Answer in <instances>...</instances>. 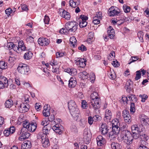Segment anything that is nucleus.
I'll return each mask as SVG.
<instances>
[{
    "mask_svg": "<svg viewBox=\"0 0 149 149\" xmlns=\"http://www.w3.org/2000/svg\"><path fill=\"white\" fill-rule=\"evenodd\" d=\"M111 147L112 149H118L119 144L117 143H112L111 144Z\"/></svg>",
    "mask_w": 149,
    "mask_h": 149,
    "instance_id": "8fccbe9b",
    "label": "nucleus"
},
{
    "mask_svg": "<svg viewBox=\"0 0 149 149\" xmlns=\"http://www.w3.org/2000/svg\"><path fill=\"white\" fill-rule=\"evenodd\" d=\"M89 77L90 78V80H91V81L92 82H94V80H95V74L93 73H91L90 74V75L89 76Z\"/></svg>",
    "mask_w": 149,
    "mask_h": 149,
    "instance_id": "bf43d9fd",
    "label": "nucleus"
},
{
    "mask_svg": "<svg viewBox=\"0 0 149 149\" xmlns=\"http://www.w3.org/2000/svg\"><path fill=\"white\" fill-rule=\"evenodd\" d=\"M17 70L19 72L23 74H27L29 71V66L22 63L19 64Z\"/></svg>",
    "mask_w": 149,
    "mask_h": 149,
    "instance_id": "0eeeda50",
    "label": "nucleus"
},
{
    "mask_svg": "<svg viewBox=\"0 0 149 149\" xmlns=\"http://www.w3.org/2000/svg\"><path fill=\"white\" fill-rule=\"evenodd\" d=\"M123 118L125 122L127 123H129L131 121V116H127L126 117H123Z\"/></svg>",
    "mask_w": 149,
    "mask_h": 149,
    "instance_id": "13d9d810",
    "label": "nucleus"
},
{
    "mask_svg": "<svg viewBox=\"0 0 149 149\" xmlns=\"http://www.w3.org/2000/svg\"><path fill=\"white\" fill-rule=\"evenodd\" d=\"M82 107L84 109H86L87 107V102L84 100H82Z\"/></svg>",
    "mask_w": 149,
    "mask_h": 149,
    "instance_id": "680f3d73",
    "label": "nucleus"
},
{
    "mask_svg": "<svg viewBox=\"0 0 149 149\" xmlns=\"http://www.w3.org/2000/svg\"><path fill=\"white\" fill-rule=\"evenodd\" d=\"M135 104L134 102H131L130 107V111L131 113L133 114L135 111Z\"/></svg>",
    "mask_w": 149,
    "mask_h": 149,
    "instance_id": "79ce46f5",
    "label": "nucleus"
},
{
    "mask_svg": "<svg viewBox=\"0 0 149 149\" xmlns=\"http://www.w3.org/2000/svg\"><path fill=\"white\" fill-rule=\"evenodd\" d=\"M140 138L141 139L140 143H141L143 141L144 142V143L146 144L147 142L146 141L149 139L148 136L146 134H143L140 135Z\"/></svg>",
    "mask_w": 149,
    "mask_h": 149,
    "instance_id": "72a5a7b5",
    "label": "nucleus"
},
{
    "mask_svg": "<svg viewBox=\"0 0 149 149\" xmlns=\"http://www.w3.org/2000/svg\"><path fill=\"white\" fill-rule=\"evenodd\" d=\"M142 127V126L138 125L136 124L133 125L131 127L132 131L134 132L141 133L143 131Z\"/></svg>",
    "mask_w": 149,
    "mask_h": 149,
    "instance_id": "dca6fc26",
    "label": "nucleus"
},
{
    "mask_svg": "<svg viewBox=\"0 0 149 149\" xmlns=\"http://www.w3.org/2000/svg\"><path fill=\"white\" fill-rule=\"evenodd\" d=\"M122 116L123 117L131 116L129 111L126 109L124 110L123 111Z\"/></svg>",
    "mask_w": 149,
    "mask_h": 149,
    "instance_id": "37998d69",
    "label": "nucleus"
},
{
    "mask_svg": "<svg viewBox=\"0 0 149 149\" xmlns=\"http://www.w3.org/2000/svg\"><path fill=\"white\" fill-rule=\"evenodd\" d=\"M18 46L19 50H21V52L22 51H25L26 48L24 45L23 41L22 40H20L18 42Z\"/></svg>",
    "mask_w": 149,
    "mask_h": 149,
    "instance_id": "7c9ffc66",
    "label": "nucleus"
},
{
    "mask_svg": "<svg viewBox=\"0 0 149 149\" xmlns=\"http://www.w3.org/2000/svg\"><path fill=\"white\" fill-rule=\"evenodd\" d=\"M29 104L23 103L21 104L19 110L21 113H25L28 111L29 110Z\"/></svg>",
    "mask_w": 149,
    "mask_h": 149,
    "instance_id": "aec40b11",
    "label": "nucleus"
},
{
    "mask_svg": "<svg viewBox=\"0 0 149 149\" xmlns=\"http://www.w3.org/2000/svg\"><path fill=\"white\" fill-rule=\"evenodd\" d=\"M41 142L42 146L45 148L48 147L50 145L49 141V139L45 136V137L42 139Z\"/></svg>",
    "mask_w": 149,
    "mask_h": 149,
    "instance_id": "bb28decb",
    "label": "nucleus"
},
{
    "mask_svg": "<svg viewBox=\"0 0 149 149\" xmlns=\"http://www.w3.org/2000/svg\"><path fill=\"white\" fill-rule=\"evenodd\" d=\"M20 136L19 138V140L20 141H23L29 138L30 134L26 130V128L23 127L22 128L20 133Z\"/></svg>",
    "mask_w": 149,
    "mask_h": 149,
    "instance_id": "6e6552de",
    "label": "nucleus"
},
{
    "mask_svg": "<svg viewBox=\"0 0 149 149\" xmlns=\"http://www.w3.org/2000/svg\"><path fill=\"white\" fill-rule=\"evenodd\" d=\"M65 72L69 73L70 75L74 76L77 74V71L75 68H68L65 70Z\"/></svg>",
    "mask_w": 149,
    "mask_h": 149,
    "instance_id": "c85d7f7f",
    "label": "nucleus"
},
{
    "mask_svg": "<svg viewBox=\"0 0 149 149\" xmlns=\"http://www.w3.org/2000/svg\"><path fill=\"white\" fill-rule=\"evenodd\" d=\"M143 33L141 31H139L137 34L141 42H143Z\"/></svg>",
    "mask_w": 149,
    "mask_h": 149,
    "instance_id": "09e8293b",
    "label": "nucleus"
},
{
    "mask_svg": "<svg viewBox=\"0 0 149 149\" xmlns=\"http://www.w3.org/2000/svg\"><path fill=\"white\" fill-rule=\"evenodd\" d=\"M112 125L113 127H116L118 130H120V123L119 122L118 119H115L112 121Z\"/></svg>",
    "mask_w": 149,
    "mask_h": 149,
    "instance_id": "cd10ccee",
    "label": "nucleus"
},
{
    "mask_svg": "<svg viewBox=\"0 0 149 149\" xmlns=\"http://www.w3.org/2000/svg\"><path fill=\"white\" fill-rule=\"evenodd\" d=\"M119 131L120 130H118L117 128L113 127L112 130L109 133V137L111 139L116 138L118 134Z\"/></svg>",
    "mask_w": 149,
    "mask_h": 149,
    "instance_id": "ddd939ff",
    "label": "nucleus"
},
{
    "mask_svg": "<svg viewBox=\"0 0 149 149\" xmlns=\"http://www.w3.org/2000/svg\"><path fill=\"white\" fill-rule=\"evenodd\" d=\"M100 131L102 134L105 135L108 132L109 130L107 128V126L106 123H102L100 128Z\"/></svg>",
    "mask_w": 149,
    "mask_h": 149,
    "instance_id": "f3484780",
    "label": "nucleus"
},
{
    "mask_svg": "<svg viewBox=\"0 0 149 149\" xmlns=\"http://www.w3.org/2000/svg\"><path fill=\"white\" fill-rule=\"evenodd\" d=\"M59 12H60V15L61 17L65 18L67 20H69L70 19V15L69 12L62 9H61L59 10Z\"/></svg>",
    "mask_w": 149,
    "mask_h": 149,
    "instance_id": "4468645a",
    "label": "nucleus"
},
{
    "mask_svg": "<svg viewBox=\"0 0 149 149\" xmlns=\"http://www.w3.org/2000/svg\"><path fill=\"white\" fill-rule=\"evenodd\" d=\"M7 65L6 63L3 61H0V67L2 69H5L7 68Z\"/></svg>",
    "mask_w": 149,
    "mask_h": 149,
    "instance_id": "de8ad7c7",
    "label": "nucleus"
},
{
    "mask_svg": "<svg viewBox=\"0 0 149 149\" xmlns=\"http://www.w3.org/2000/svg\"><path fill=\"white\" fill-rule=\"evenodd\" d=\"M32 54L30 52H28L25 53L24 56V58L26 60H29L31 58L32 56Z\"/></svg>",
    "mask_w": 149,
    "mask_h": 149,
    "instance_id": "4c0bfd02",
    "label": "nucleus"
},
{
    "mask_svg": "<svg viewBox=\"0 0 149 149\" xmlns=\"http://www.w3.org/2000/svg\"><path fill=\"white\" fill-rule=\"evenodd\" d=\"M35 107L37 111H39L41 107V105L40 103H37L35 104Z\"/></svg>",
    "mask_w": 149,
    "mask_h": 149,
    "instance_id": "e2e57ef3",
    "label": "nucleus"
},
{
    "mask_svg": "<svg viewBox=\"0 0 149 149\" xmlns=\"http://www.w3.org/2000/svg\"><path fill=\"white\" fill-rule=\"evenodd\" d=\"M94 120H93V118L92 117L90 116L88 117V122L89 124L90 125H92L93 123Z\"/></svg>",
    "mask_w": 149,
    "mask_h": 149,
    "instance_id": "774afa93",
    "label": "nucleus"
},
{
    "mask_svg": "<svg viewBox=\"0 0 149 149\" xmlns=\"http://www.w3.org/2000/svg\"><path fill=\"white\" fill-rule=\"evenodd\" d=\"M79 25L81 28L86 27L87 24L86 21L88 19V17L84 15H81L79 17Z\"/></svg>",
    "mask_w": 149,
    "mask_h": 149,
    "instance_id": "9d476101",
    "label": "nucleus"
},
{
    "mask_svg": "<svg viewBox=\"0 0 149 149\" xmlns=\"http://www.w3.org/2000/svg\"><path fill=\"white\" fill-rule=\"evenodd\" d=\"M76 64L78 65L80 67H84L86 65V61L84 58H78L75 60Z\"/></svg>",
    "mask_w": 149,
    "mask_h": 149,
    "instance_id": "2eb2a0df",
    "label": "nucleus"
},
{
    "mask_svg": "<svg viewBox=\"0 0 149 149\" xmlns=\"http://www.w3.org/2000/svg\"><path fill=\"white\" fill-rule=\"evenodd\" d=\"M109 15L110 16L118 15L120 12L115 9L113 7H111L109 9Z\"/></svg>",
    "mask_w": 149,
    "mask_h": 149,
    "instance_id": "393cba45",
    "label": "nucleus"
},
{
    "mask_svg": "<svg viewBox=\"0 0 149 149\" xmlns=\"http://www.w3.org/2000/svg\"><path fill=\"white\" fill-rule=\"evenodd\" d=\"M108 76L110 79L112 80L115 79L116 78L115 73L113 70L112 71H111L109 73Z\"/></svg>",
    "mask_w": 149,
    "mask_h": 149,
    "instance_id": "ea45409f",
    "label": "nucleus"
},
{
    "mask_svg": "<svg viewBox=\"0 0 149 149\" xmlns=\"http://www.w3.org/2000/svg\"><path fill=\"white\" fill-rule=\"evenodd\" d=\"M79 1H77L76 2L74 1L73 0H70V6L73 8H75L79 4Z\"/></svg>",
    "mask_w": 149,
    "mask_h": 149,
    "instance_id": "e433bc0d",
    "label": "nucleus"
},
{
    "mask_svg": "<svg viewBox=\"0 0 149 149\" xmlns=\"http://www.w3.org/2000/svg\"><path fill=\"white\" fill-rule=\"evenodd\" d=\"M93 118V120H94V122L100 120L101 119V117L98 115L95 116Z\"/></svg>",
    "mask_w": 149,
    "mask_h": 149,
    "instance_id": "4d7b16f0",
    "label": "nucleus"
},
{
    "mask_svg": "<svg viewBox=\"0 0 149 149\" xmlns=\"http://www.w3.org/2000/svg\"><path fill=\"white\" fill-rule=\"evenodd\" d=\"M133 82L130 80H128L126 84L125 89L127 90V91H130L131 89L132 88L133 86Z\"/></svg>",
    "mask_w": 149,
    "mask_h": 149,
    "instance_id": "c756f323",
    "label": "nucleus"
},
{
    "mask_svg": "<svg viewBox=\"0 0 149 149\" xmlns=\"http://www.w3.org/2000/svg\"><path fill=\"white\" fill-rule=\"evenodd\" d=\"M26 41L28 43H32L34 42V38L32 36H29L26 39Z\"/></svg>",
    "mask_w": 149,
    "mask_h": 149,
    "instance_id": "6e6d98bb",
    "label": "nucleus"
},
{
    "mask_svg": "<svg viewBox=\"0 0 149 149\" xmlns=\"http://www.w3.org/2000/svg\"><path fill=\"white\" fill-rule=\"evenodd\" d=\"M61 122V120L59 118H56L55 120H54L52 122V125L53 126L52 127V129L56 133L60 134L62 132V129H63V126L59 124Z\"/></svg>",
    "mask_w": 149,
    "mask_h": 149,
    "instance_id": "20e7f679",
    "label": "nucleus"
},
{
    "mask_svg": "<svg viewBox=\"0 0 149 149\" xmlns=\"http://www.w3.org/2000/svg\"><path fill=\"white\" fill-rule=\"evenodd\" d=\"M120 138L123 142L127 145L131 144L133 140L132 134L126 130H123L120 135Z\"/></svg>",
    "mask_w": 149,
    "mask_h": 149,
    "instance_id": "7ed1b4c3",
    "label": "nucleus"
},
{
    "mask_svg": "<svg viewBox=\"0 0 149 149\" xmlns=\"http://www.w3.org/2000/svg\"><path fill=\"white\" fill-rule=\"evenodd\" d=\"M78 25L75 22H68L65 24V27L68 32L74 33L77 29Z\"/></svg>",
    "mask_w": 149,
    "mask_h": 149,
    "instance_id": "39448f33",
    "label": "nucleus"
},
{
    "mask_svg": "<svg viewBox=\"0 0 149 149\" xmlns=\"http://www.w3.org/2000/svg\"><path fill=\"white\" fill-rule=\"evenodd\" d=\"M139 97L141 98V102H145V100H146L148 98L147 95L145 94L140 95Z\"/></svg>",
    "mask_w": 149,
    "mask_h": 149,
    "instance_id": "c03bdc74",
    "label": "nucleus"
},
{
    "mask_svg": "<svg viewBox=\"0 0 149 149\" xmlns=\"http://www.w3.org/2000/svg\"><path fill=\"white\" fill-rule=\"evenodd\" d=\"M49 21V18L48 16H45L44 21L45 24H48Z\"/></svg>",
    "mask_w": 149,
    "mask_h": 149,
    "instance_id": "338daca9",
    "label": "nucleus"
},
{
    "mask_svg": "<svg viewBox=\"0 0 149 149\" xmlns=\"http://www.w3.org/2000/svg\"><path fill=\"white\" fill-rule=\"evenodd\" d=\"M56 55L57 58L60 57L65 55V53L58 52L56 53Z\"/></svg>",
    "mask_w": 149,
    "mask_h": 149,
    "instance_id": "69168bd1",
    "label": "nucleus"
},
{
    "mask_svg": "<svg viewBox=\"0 0 149 149\" xmlns=\"http://www.w3.org/2000/svg\"><path fill=\"white\" fill-rule=\"evenodd\" d=\"M80 77L83 79H86L89 77V74L86 71H83L79 73Z\"/></svg>",
    "mask_w": 149,
    "mask_h": 149,
    "instance_id": "473e14b6",
    "label": "nucleus"
},
{
    "mask_svg": "<svg viewBox=\"0 0 149 149\" xmlns=\"http://www.w3.org/2000/svg\"><path fill=\"white\" fill-rule=\"evenodd\" d=\"M15 130V128L14 127H10V128L6 129L3 132V134L6 136H8L14 132Z\"/></svg>",
    "mask_w": 149,
    "mask_h": 149,
    "instance_id": "a211bd4d",
    "label": "nucleus"
},
{
    "mask_svg": "<svg viewBox=\"0 0 149 149\" xmlns=\"http://www.w3.org/2000/svg\"><path fill=\"white\" fill-rule=\"evenodd\" d=\"M23 126L26 128L27 130L32 132H34L36 129L37 126L36 123L33 122L30 123L26 121L23 122Z\"/></svg>",
    "mask_w": 149,
    "mask_h": 149,
    "instance_id": "423d86ee",
    "label": "nucleus"
},
{
    "mask_svg": "<svg viewBox=\"0 0 149 149\" xmlns=\"http://www.w3.org/2000/svg\"><path fill=\"white\" fill-rule=\"evenodd\" d=\"M84 140L86 144L89 143L91 141V133L88 129H85L83 133Z\"/></svg>",
    "mask_w": 149,
    "mask_h": 149,
    "instance_id": "1a4fd4ad",
    "label": "nucleus"
},
{
    "mask_svg": "<svg viewBox=\"0 0 149 149\" xmlns=\"http://www.w3.org/2000/svg\"><path fill=\"white\" fill-rule=\"evenodd\" d=\"M112 113L110 110L109 109L106 110L105 117L104 118L105 121L108 122L109 121L111 118Z\"/></svg>",
    "mask_w": 149,
    "mask_h": 149,
    "instance_id": "412c9836",
    "label": "nucleus"
},
{
    "mask_svg": "<svg viewBox=\"0 0 149 149\" xmlns=\"http://www.w3.org/2000/svg\"><path fill=\"white\" fill-rule=\"evenodd\" d=\"M49 120H47L46 118H44L42 121L41 125L43 126H45L49 124Z\"/></svg>",
    "mask_w": 149,
    "mask_h": 149,
    "instance_id": "a18cd8bd",
    "label": "nucleus"
},
{
    "mask_svg": "<svg viewBox=\"0 0 149 149\" xmlns=\"http://www.w3.org/2000/svg\"><path fill=\"white\" fill-rule=\"evenodd\" d=\"M31 147V143L30 141H26L22 144L21 149H30Z\"/></svg>",
    "mask_w": 149,
    "mask_h": 149,
    "instance_id": "5701e85b",
    "label": "nucleus"
},
{
    "mask_svg": "<svg viewBox=\"0 0 149 149\" xmlns=\"http://www.w3.org/2000/svg\"><path fill=\"white\" fill-rule=\"evenodd\" d=\"M132 135L133 139L134 138V139H136L139 138L140 135V133H138L136 132H132Z\"/></svg>",
    "mask_w": 149,
    "mask_h": 149,
    "instance_id": "603ef678",
    "label": "nucleus"
},
{
    "mask_svg": "<svg viewBox=\"0 0 149 149\" xmlns=\"http://www.w3.org/2000/svg\"><path fill=\"white\" fill-rule=\"evenodd\" d=\"M48 116L49 117L47 120H49V122H52H52H54V121H53V120H55L54 119V114H51V115L49 114Z\"/></svg>",
    "mask_w": 149,
    "mask_h": 149,
    "instance_id": "864d4df0",
    "label": "nucleus"
},
{
    "mask_svg": "<svg viewBox=\"0 0 149 149\" xmlns=\"http://www.w3.org/2000/svg\"><path fill=\"white\" fill-rule=\"evenodd\" d=\"M77 84L76 78L73 77H71L69 81L68 85L69 87L71 88L74 87Z\"/></svg>",
    "mask_w": 149,
    "mask_h": 149,
    "instance_id": "a878e982",
    "label": "nucleus"
},
{
    "mask_svg": "<svg viewBox=\"0 0 149 149\" xmlns=\"http://www.w3.org/2000/svg\"><path fill=\"white\" fill-rule=\"evenodd\" d=\"M46 135L42 133V132H40L39 133L37 134V138L38 139L40 140V141H41L42 140V139L44 138Z\"/></svg>",
    "mask_w": 149,
    "mask_h": 149,
    "instance_id": "a19ab883",
    "label": "nucleus"
},
{
    "mask_svg": "<svg viewBox=\"0 0 149 149\" xmlns=\"http://www.w3.org/2000/svg\"><path fill=\"white\" fill-rule=\"evenodd\" d=\"M38 42L41 46H45L49 44V41L47 38H40L38 40Z\"/></svg>",
    "mask_w": 149,
    "mask_h": 149,
    "instance_id": "6ab92c4d",
    "label": "nucleus"
},
{
    "mask_svg": "<svg viewBox=\"0 0 149 149\" xmlns=\"http://www.w3.org/2000/svg\"><path fill=\"white\" fill-rule=\"evenodd\" d=\"M13 101L11 99L7 100L5 104V107L7 108H10L13 104Z\"/></svg>",
    "mask_w": 149,
    "mask_h": 149,
    "instance_id": "f704fd0d",
    "label": "nucleus"
},
{
    "mask_svg": "<svg viewBox=\"0 0 149 149\" xmlns=\"http://www.w3.org/2000/svg\"><path fill=\"white\" fill-rule=\"evenodd\" d=\"M123 7L124 12L125 13L129 12L130 10V8L125 4L123 5Z\"/></svg>",
    "mask_w": 149,
    "mask_h": 149,
    "instance_id": "49530a36",
    "label": "nucleus"
},
{
    "mask_svg": "<svg viewBox=\"0 0 149 149\" xmlns=\"http://www.w3.org/2000/svg\"><path fill=\"white\" fill-rule=\"evenodd\" d=\"M107 33L109 37L111 39H113L115 36V32L114 30L111 26L108 28Z\"/></svg>",
    "mask_w": 149,
    "mask_h": 149,
    "instance_id": "4be33fe9",
    "label": "nucleus"
},
{
    "mask_svg": "<svg viewBox=\"0 0 149 149\" xmlns=\"http://www.w3.org/2000/svg\"><path fill=\"white\" fill-rule=\"evenodd\" d=\"M131 58L132 59H130L129 62L128 63L129 64H130L132 63L138 59V58L137 56H132Z\"/></svg>",
    "mask_w": 149,
    "mask_h": 149,
    "instance_id": "5fc2aeb1",
    "label": "nucleus"
},
{
    "mask_svg": "<svg viewBox=\"0 0 149 149\" xmlns=\"http://www.w3.org/2000/svg\"><path fill=\"white\" fill-rule=\"evenodd\" d=\"M49 132V130L48 128H44L43 130V134H45L46 135V136H47V134H48Z\"/></svg>",
    "mask_w": 149,
    "mask_h": 149,
    "instance_id": "0e129e2a",
    "label": "nucleus"
},
{
    "mask_svg": "<svg viewBox=\"0 0 149 149\" xmlns=\"http://www.w3.org/2000/svg\"><path fill=\"white\" fill-rule=\"evenodd\" d=\"M88 38L87 39V42L91 43L93 41V38L94 37V33L93 32H91L88 34Z\"/></svg>",
    "mask_w": 149,
    "mask_h": 149,
    "instance_id": "c9c22d12",
    "label": "nucleus"
},
{
    "mask_svg": "<svg viewBox=\"0 0 149 149\" xmlns=\"http://www.w3.org/2000/svg\"><path fill=\"white\" fill-rule=\"evenodd\" d=\"M68 108L70 113L74 120H77L79 116L80 111L75 102L70 100L68 103Z\"/></svg>",
    "mask_w": 149,
    "mask_h": 149,
    "instance_id": "f257e3e1",
    "label": "nucleus"
},
{
    "mask_svg": "<svg viewBox=\"0 0 149 149\" xmlns=\"http://www.w3.org/2000/svg\"><path fill=\"white\" fill-rule=\"evenodd\" d=\"M91 100L89 103L90 108H92L96 110L99 109L100 107V98L98 97V94L96 92L92 93L91 95Z\"/></svg>",
    "mask_w": 149,
    "mask_h": 149,
    "instance_id": "f03ea898",
    "label": "nucleus"
},
{
    "mask_svg": "<svg viewBox=\"0 0 149 149\" xmlns=\"http://www.w3.org/2000/svg\"><path fill=\"white\" fill-rule=\"evenodd\" d=\"M77 40L74 36H72L70 38V46L73 48L77 46L76 42Z\"/></svg>",
    "mask_w": 149,
    "mask_h": 149,
    "instance_id": "2f4dec72",
    "label": "nucleus"
},
{
    "mask_svg": "<svg viewBox=\"0 0 149 149\" xmlns=\"http://www.w3.org/2000/svg\"><path fill=\"white\" fill-rule=\"evenodd\" d=\"M144 142L143 141L141 142V143H140L139 145L138 146L136 149H149L145 145L146 144L144 143Z\"/></svg>",
    "mask_w": 149,
    "mask_h": 149,
    "instance_id": "58836bf2",
    "label": "nucleus"
},
{
    "mask_svg": "<svg viewBox=\"0 0 149 149\" xmlns=\"http://www.w3.org/2000/svg\"><path fill=\"white\" fill-rule=\"evenodd\" d=\"M8 85V81L6 77L3 76H1L0 78V88L3 89L7 87Z\"/></svg>",
    "mask_w": 149,
    "mask_h": 149,
    "instance_id": "9b49d317",
    "label": "nucleus"
},
{
    "mask_svg": "<svg viewBox=\"0 0 149 149\" xmlns=\"http://www.w3.org/2000/svg\"><path fill=\"white\" fill-rule=\"evenodd\" d=\"M49 111V110H43V115L46 117H48L50 114Z\"/></svg>",
    "mask_w": 149,
    "mask_h": 149,
    "instance_id": "052dcab7",
    "label": "nucleus"
},
{
    "mask_svg": "<svg viewBox=\"0 0 149 149\" xmlns=\"http://www.w3.org/2000/svg\"><path fill=\"white\" fill-rule=\"evenodd\" d=\"M136 76L135 78V79L136 80H138L141 77V70L137 71L136 72Z\"/></svg>",
    "mask_w": 149,
    "mask_h": 149,
    "instance_id": "3c124183",
    "label": "nucleus"
},
{
    "mask_svg": "<svg viewBox=\"0 0 149 149\" xmlns=\"http://www.w3.org/2000/svg\"><path fill=\"white\" fill-rule=\"evenodd\" d=\"M96 141L97 145L101 146L105 143V140L101 136H99L96 138Z\"/></svg>",
    "mask_w": 149,
    "mask_h": 149,
    "instance_id": "b1692460",
    "label": "nucleus"
},
{
    "mask_svg": "<svg viewBox=\"0 0 149 149\" xmlns=\"http://www.w3.org/2000/svg\"><path fill=\"white\" fill-rule=\"evenodd\" d=\"M141 122L147 127H149V118L144 114L140 115L139 116Z\"/></svg>",
    "mask_w": 149,
    "mask_h": 149,
    "instance_id": "f8f14e48",
    "label": "nucleus"
}]
</instances>
